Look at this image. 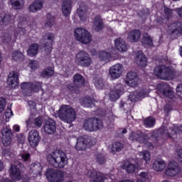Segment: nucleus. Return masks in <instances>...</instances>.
I'll use <instances>...</instances> for the list:
<instances>
[{
  "mask_svg": "<svg viewBox=\"0 0 182 182\" xmlns=\"http://www.w3.org/2000/svg\"><path fill=\"white\" fill-rule=\"evenodd\" d=\"M182 133V125H173L168 129H159L158 131L154 132L152 135V139L154 140V143L155 146H160L157 143H160L161 141V137H171V136H174V134H181Z\"/></svg>",
  "mask_w": 182,
  "mask_h": 182,
  "instance_id": "obj_3",
  "label": "nucleus"
},
{
  "mask_svg": "<svg viewBox=\"0 0 182 182\" xmlns=\"http://www.w3.org/2000/svg\"><path fill=\"white\" fill-rule=\"evenodd\" d=\"M87 6H86V3L81 2L79 4V9L77 11V14L80 21H82V22L86 21V18H87Z\"/></svg>",
  "mask_w": 182,
  "mask_h": 182,
  "instance_id": "obj_29",
  "label": "nucleus"
},
{
  "mask_svg": "<svg viewBox=\"0 0 182 182\" xmlns=\"http://www.w3.org/2000/svg\"><path fill=\"white\" fill-rule=\"evenodd\" d=\"M93 28L97 32H99V31H102V29H103V21H102L100 17L96 16L94 18Z\"/></svg>",
  "mask_w": 182,
  "mask_h": 182,
  "instance_id": "obj_40",
  "label": "nucleus"
},
{
  "mask_svg": "<svg viewBox=\"0 0 182 182\" xmlns=\"http://www.w3.org/2000/svg\"><path fill=\"white\" fill-rule=\"evenodd\" d=\"M28 66L32 70H35L38 69V63L34 60H31L28 63Z\"/></svg>",
  "mask_w": 182,
  "mask_h": 182,
  "instance_id": "obj_57",
  "label": "nucleus"
},
{
  "mask_svg": "<svg viewBox=\"0 0 182 182\" xmlns=\"http://www.w3.org/2000/svg\"><path fill=\"white\" fill-rule=\"evenodd\" d=\"M181 168L178 166V164L176 161H171L168 164V168L166 170V174L168 177H174L177 174H180Z\"/></svg>",
  "mask_w": 182,
  "mask_h": 182,
  "instance_id": "obj_18",
  "label": "nucleus"
},
{
  "mask_svg": "<svg viewBox=\"0 0 182 182\" xmlns=\"http://www.w3.org/2000/svg\"><path fill=\"white\" fill-rule=\"evenodd\" d=\"M176 13L178 14L180 18H182V7L179 9H176Z\"/></svg>",
  "mask_w": 182,
  "mask_h": 182,
  "instance_id": "obj_63",
  "label": "nucleus"
},
{
  "mask_svg": "<svg viewBox=\"0 0 182 182\" xmlns=\"http://www.w3.org/2000/svg\"><path fill=\"white\" fill-rule=\"evenodd\" d=\"M43 123V118L42 117H36L34 120V124L37 127H42V124Z\"/></svg>",
  "mask_w": 182,
  "mask_h": 182,
  "instance_id": "obj_54",
  "label": "nucleus"
},
{
  "mask_svg": "<svg viewBox=\"0 0 182 182\" xmlns=\"http://www.w3.org/2000/svg\"><path fill=\"white\" fill-rule=\"evenodd\" d=\"M135 60L137 65L141 68L147 66V58H146V55L142 51L139 50L136 53Z\"/></svg>",
  "mask_w": 182,
  "mask_h": 182,
  "instance_id": "obj_31",
  "label": "nucleus"
},
{
  "mask_svg": "<svg viewBox=\"0 0 182 182\" xmlns=\"http://www.w3.org/2000/svg\"><path fill=\"white\" fill-rule=\"evenodd\" d=\"M21 87L26 96H31L32 93H38L42 89V84L36 81L33 82H23L21 85Z\"/></svg>",
  "mask_w": 182,
  "mask_h": 182,
  "instance_id": "obj_8",
  "label": "nucleus"
},
{
  "mask_svg": "<svg viewBox=\"0 0 182 182\" xmlns=\"http://www.w3.org/2000/svg\"><path fill=\"white\" fill-rule=\"evenodd\" d=\"M58 115L62 122L68 124L76 120V111L69 105H62L58 112Z\"/></svg>",
  "mask_w": 182,
  "mask_h": 182,
  "instance_id": "obj_4",
  "label": "nucleus"
},
{
  "mask_svg": "<svg viewBox=\"0 0 182 182\" xmlns=\"http://www.w3.org/2000/svg\"><path fill=\"white\" fill-rule=\"evenodd\" d=\"M95 160L98 164H105L106 161V156L103 154H97L95 155Z\"/></svg>",
  "mask_w": 182,
  "mask_h": 182,
  "instance_id": "obj_49",
  "label": "nucleus"
},
{
  "mask_svg": "<svg viewBox=\"0 0 182 182\" xmlns=\"http://www.w3.org/2000/svg\"><path fill=\"white\" fill-rule=\"evenodd\" d=\"M158 89L166 99H174V92H173L168 84L161 82L158 85Z\"/></svg>",
  "mask_w": 182,
  "mask_h": 182,
  "instance_id": "obj_16",
  "label": "nucleus"
},
{
  "mask_svg": "<svg viewBox=\"0 0 182 182\" xmlns=\"http://www.w3.org/2000/svg\"><path fill=\"white\" fill-rule=\"evenodd\" d=\"M44 43L43 48L45 52L47 55H50L52 52V46H53V43L55 42V34L53 33H47L43 36Z\"/></svg>",
  "mask_w": 182,
  "mask_h": 182,
  "instance_id": "obj_14",
  "label": "nucleus"
},
{
  "mask_svg": "<svg viewBox=\"0 0 182 182\" xmlns=\"http://www.w3.org/2000/svg\"><path fill=\"white\" fill-rule=\"evenodd\" d=\"M12 33H14V39L12 40ZM26 33V29L22 26V23H19L18 27L15 29V28L11 26L10 30L6 31V33H4V31L0 30V41L3 42V43H9L12 41V42H15L19 36H23Z\"/></svg>",
  "mask_w": 182,
  "mask_h": 182,
  "instance_id": "obj_2",
  "label": "nucleus"
},
{
  "mask_svg": "<svg viewBox=\"0 0 182 182\" xmlns=\"http://www.w3.org/2000/svg\"><path fill=\"white\" fill-rule=\"evenodd\" d=\"M87 176L90 178V182H105V180L107 178L103 173L96 171H88Z\"/></svg>",
  "mask_w": 182,
  "mask_h": 182,
  "instance_id": "obj_21",
  "label": "nucleus"
},
{
  "mask_svg": "<svg viewBox=\"0 0 182 182\" xmlns=\"http://www.w3.org/2000/svg\"><path fill=\"white\" fill-rule=\"evenodd\" d=\"M61 75L64 77H69V75H70V68L69 66L63 67Z\"/></svg>",
  "mask_w": 182,
  "mask_h": 182,
  "instance_id": "obj_52",
  "label": "nucleus"
},
{
  "mask_svg": "<svg viewBox=\"0 0 182 182\" xmlns=\"http://www.w3.org/2000/svg\"><path fill=\"white\" fill-rule=\"evenodd\" d=\"M3 154H4V156H11V154H12V151H11L10 149H4L3 151Z\"/></svg>",
  "mask_w": 182,
  "mask_h": 182,
  "instance_id": "obj_61",
  "label": "nucleus"
},
{
  "mask_svg": "<svg viewBox=\"0 0 182 182\" xmlns=\"http://www.w3.org/2000/svg\"><path fill=\"white\" fill-rule=\"evenodd\" d=\"M141 42L145 48H152L154 46L153 38L149 34L144 35Z\"/></svg>",
  "mask_w": 182,
  "mask_h": 182,
  "instance_id": "obj_39",
  "label": "nucleus"
},
{
  "mask_svg": "<svg viewBox=\"0 0 182 182\" xmlns=\"http://www.w3.org/2000/svg\"><path fill=\"white\" fill-rule=\"evenodd\" d=\"M74 36L75 41L85 45H87V43L92 42V35H90V33L86 28L82 27H77L74 29Z\"/></svg>",
  "mask_w": 182,
  "mask_h": 182,
  "instance_id": "obj_7",
  "label": "nucleus"
},
{
  "mask_svg": "<svg viewBox=\"0 0 182 182\" xmlns=\"http://www.w3.org/2000/svg\"><path fill=\"white\" fill-rule=\"evenodd\" d=\"M124 89L123 88V86L122 85H117L114 90H112L109 92V100L111 102H116L118 99L120 98V96L123 95Z\"/></svg>",
  "mask_w": 182,
  "mask_h": 182,
  "instance_id": "obj_23",
  "label": "nucleus"
},
{
  "mask_svg": "<svg viewBox=\"0 0 182 182\" xmlns=\"http://www.w3.org/2000/svg\"><path fill=\"white\" fill-rule=\"evenodd\" d=\"M99 58L100 60H102L103 62H110V59H112V54L106 52V51H101L99 54Z\"/></svg>",
  "mask_w": 182,
  "mask_h": 182,
  "instance_id": "obj_42",
  "label": "nucleus"
},
{
  "mask_svg": "<svg viewBox=\"0 0 182 182\" xmlns=\"http://www.w3.org/2000/svg\"><path fill=\"white\" fill-rule=\"evenodd\" d=\"M46 160L53 167L56 168H65V166L68 165V156L62 150H55L46 156Z\"/></svg>",
  "mask_w": 182,
  "mask_h": 182,
  "instance_id": "obj_1",
  "label": "nucleus"
},
{
  "mask_svg": "<svg viewBox=\"0 0 182 182\" xmlns=\"http://www.w3.org/2000/svg\"><path fill=\"white\" fill-rule=\"evenodd\" d=\"M139 82L140 78H139L136 72L130 71L127 74L126 83L130 87H136V86H139Z\"/></svg>",
  "mask_w": 182,
  "mask_h": 182,
  "instance_id": "obj_19",
  "label": "nucleus"
},
{
  "mask_svg": "<svg viewBox=\"0 0 182 182\" xmlns=\"http://www.w3.org/2000/svg\"><path fill=\"white\" fill-rule=\"evenodd\" d=\"M123 147H124V145L122 142L115 141L112 145L111 152L113 154H115L117 152L122 151V150H123Z\"/></svg>",
  "mask_w": 182,
  "mask_h": 182,
  "instance_id": "obj_41",
  "label": "nucleus"
},
{
  "mask_svg": "<svg viewBox=\"0 0 182 182\" xmlns=\"http://www.w3.org/2000/svg\"><path fill=\"white\" fill-rule=\"evenodd\" d=\"M1 134H2V143L4 144V146H9V144H11V129L9 128H4L1 130Z\"/></svg>",
  "mask_w": 182,
  "mask_h": 182,
  "instance_id": "obj_32",
  "label": "nucleus"
},
{
  "mask_svg": "<svg viewBox=\"0 0 182 182\" xmlns=\"http://www.w3.org/2000/svg\"><path fill=\"white\" fill-rule=\"evenodd\" d=\"M94 85L97 89H103L105 87V81L102 78L95 80Z\"/></svg>",
  "mask_w": 182,
  "mask_h": 182,
  "instance_id": "obj_48",
  "label": "nucleus"
},
{
  "mask_svg": "<svg viewBox=\"0 0 182 182\" xmlns=\"http://www.w3.org/2000/svg\"><path fill=\"white\" fill-rule=\"evenodd\" d=\"M140 157H142L143 160L146 161V164H147V161H150V152L149 151H143L141 152H139Z\"/></svg>",
  "mask_w": 182,
  "mask_h": 182,
  "instance_id": "obj_50",
  "label": "nucleus"
},
{
  "mask_svg": "<svg viewBox=\"0 0 182 182\" xmlns=\"http://www.w3.org/2000/svg\"><path fill=\"white\" fill-rule=\"evenodd\" d=\"M148 95L149 90L146 89L139 90L130 93L129 95V100L132 102H137L139 99H144V97H147Z\"/></svg>",
  "mask_w": 182,
  "mask_h": 182,
  "instance_id": "obj_17",
  "label": "nucleus"
},
{
  "mask_svg": "<svg viewBox=\"0 0 182 182\" xmlns=\"http://www.w3.org/2000/svg\"><path fill=\"white\" fill-rule=\"evenodd\" d=\"M7 85L10 89H15L19 85V75L18 73L13 71L9 73L7 78Z\"/></svg>",
  "mask_w": 182,
  "mask_h": 182,
  "instance_id": "obj_20",
  "label": "nucleus"
},
{
  "mask_svg": "<svg viewBox=\"0 0 182 182\" xmlns=\"http://www.w3.org/2000/svg\"><path fill=\"white\" fill-rule=\"evenodd\" d=\"M153 168L155 171H163L166 168V162L162 159H157L153 164Z\"/></svg>",
  "mask_w": 182,
  "mask_h": 182,
  "instance_id": "obj_36",
  "label": "nucleus"
},
{
  "mask_svg": "<svg viewBox=\"0 0 182 182\" xmlns=\"http://www.w3.org/2000/svg\"><path fill=\"white\" fill-rule=\"evenodd\" d=\"M28 141L33 148L38 146L39 141H41V136H39L38 131L33 129L29 132Z\"/></svg>",
  "mask_w": 182,
  "mask_h": 182,
  "instance_id": "obj_27",
  "label": "nucleus"
},
{
  "mask_svg": "<svg viewBox=\"0 0 182 182\" xmlns=\"http://www.w3.org/2000/svg\"><path fill=\"white\" fill-rule=\"evenodd\" d=\"M15 19L14 16H11L10 14H6L5 13L0 14V23L1 25H10L12 23V21Z\"/></svg>",
  "mask_w": 182,
  "mask_h": 182,
  "instance_id": "obj_35",
  "label": "nucleus"
},
{
  "mask_svg": "<svg viewBox=\"0 0 182 182\" xmlns=\"http://www.w3.org/2000/svg\"><path fill=\"white\" fill-rule=\"evenodd\" d=\"M38 52H39V45L38 43H32L27 50V54L28 56L33 58V56L38 55Z\"/></svg>",
  "mask_w": 182,
  "mask_h": 182,
  "instance_id": "obj_37",
  "label": "nucleus"
},
{
  "mask_svg": "<svg viewBox=\"0 0 182 182\" xmlns=\"http://www.w3.org/2000/svg\"><path fill=\"white\" fill-rule=\"evenodd\" d=\"M5 106H6V100L4 97H0V113L5 110Z\"/></svg>",
  "mask_w": 182,
  "mask_h": 182,
  "instance_id": "obj_56",
  "label": "nucleus"
},
{
  "mask_svg": "<svg viewBox=\"0 0 182 182\" xmlns=\"http://www.w3.org/2000/svg\"><path fill=\"white\" fill-rule=\"evenodd\" d=\"M13 129L15 132H19V130H21V127L18 125H14L13 127Z\"/></svg>",
  "mask_w": 182,
  "mask_h": 182,
  "instance_id": "obj_64",
  "label": "nucleus"
},
{
  "mask_svg": "<svg viewBox=\"0 0 182 182\" xmlns=\"http://www.w3.org/2000/svg\"><path fill=\"white\" fill-rule=\"evenodd\" d=\"M176 92L178 95L182 97V84H178L176 87Z\"/></svg>",
  "mask_w": 182,
  "mask_h": 182,
  "instance_id": "obj_59",
  "label": "nucleus"
},
{
  "mask_svg": "<svg viewBox=\"0 0 182 182\" xmlns=\"http://www.w3.org/2000/svg\"><path fill=\"white\" fill-rule=\"evenodd\" d=\"M10 4L13 9L18 11L19 9H23L25 6V0H10Z\"/></svg>",
  "mask_w": 182,
  "mask_h": 182,
  "instance_id": "obj_38",
  "label": "nucleus"
},
{
  "mask_svg": "<svg viewBox=\"0 0 182 182\" xmlns=\"http://www.w3.org/2000/svg\"><path fill=\"white\" fill-rule=\"evenodd\" d=\"M129 139L131 141H138V143L146 144L149 140V134H146L141 131L132 132L129 134Z\"/></svg>",
  "mask_w": 182,
  "mask_h": 182,
  "instance_id": "obj_15",
  "label": "nucleus"
},
{
  "mask_svg": "<svg viewBox=\"0 0 182 182\" xmlns=\"http://www.w3.org/2000/svg\"><path fill=\"white\" fill-rule=\"evenodd\" d=\"M72 0H63L62 5V12L65 18L70 16L72 12Z\"/></svg>",
  "mask_w": 182,
  "mask_h": 182,
  "instance_id": "obj_30",
  "label": "nucleus"
},
{
  "mask_svg": "<svg viewBox=\"0 0 182 182\" xmlns=\"http://www.w3.org/2000/svg\"><path fill=\"white\" fill-rule=\"evenodd\" d=\"M43 130L47 134H54L56 132V122L52 119H48L45 122Z\"/></svg>",
  "mask_w": 182,
  "mask_h": 182,
  "instance_id": "obj_24",
  "label": "nucleus"
},
{
  "mask_svg": "<svg viewBox=\"0 0 182 182\" xmlns=\"http://www.w3.org/2000/svg\"><path fill=\"white\" fill-rule=\"evenodd\" d=\"M23 164L19 161L15 162L11 165L9 168V174L13 181H19V180L22 178L21 171L23 168Z\"/></svg>",
  "mask_w": 182,
  "mask_h": 182,
  "instance_id": "obj_11",
  "label": "nucleus"
},
{
  "mask_svg": "<svg viewBox=\"0 0 182 182\" xmlns=\"http://www.w3.org/2000/svg\"><path fill=\"white\" fill-rule=\"evenodd\" d=\"M74 84L68 85L69 90L74 93H79V87L85 86V78L80 74H75L73 77Z\"/></svg>",
  "mask_w": 182,
  "mask_h": 182,
  "instance_id": "obj_12",
  "label": "nucleus"
},
{
  "mask_svg": "<svg viewBox=\"0 0 182 182\" xmlns=\"http://www.w3.org/2000/svg\"><path fill=\"white\" fill-rule=\"evenodd\" d=\"M45 176L47 180L50 182H60L63 181V171L58 169L48 168L47 169Z\"/></svg>",
  "mask_w": 182,
  "mask_h": 182,
  "instance_id": "obj_10",
  "label": "nucleus"
},
{
  "mask_svg": "<svg viewBox=\"0 0 182 182\" xmlns=\"http://www.w3.org/2000/svg\"><path fill=\"white\" fill-rule=\"evenodd\" d=\"M43 4H44L43 0L34 1L28 6L29 12H32L33 14H35V12H38V11H41V9L43 8Z\"/></svg>",
  "mask_w": 182,
  "mask_h": 182,
  "instance_id": "obj_33",
  "label": "nucleus"
},
{
  "mask_svg": "<svg viewBox=\"0 0 182 182\" xmlns=\"http://www.w3.org/2000/svg\"><path fill=\"white\" fill-rule=\"evenodd\" d=\"M115 48L119 52H127V45H126V41L119 38L114 41Z\"/></svg>",
  "mask_w": 182,
  "mask_h": 182,
  "instance_id": "obj_34",
  "label": "nucleus"
},
{
  "mask_svg": "<svg viewBox=\"0 0 182 182\" xmlns=\"http://www.w3.org/2000/svg\"><path fill=\"white\" fill-rule=\"evenodd\" d=\"M166 31L170 35H176V36H178L180 33H182V23L175 22L169 24L166 28Z\"/></svg>",
  "mask_w": 182,
  "mask_h": 182,
  "instance_id": "obj_22",
  "label": "nucleus"
},
{
  "mask_svg": "<svg viewBox=\"0 0 182 182\" xmlns=\"http://www.w3.org/2000/svg\"><path fill=\"white\" fill-rule=\"evenodd\" d=\"M123 72H124L123 64L117 63L109 68V75L112 80H116L123 75Z\"/></svg>",
  "mask_w": 182,
  "mask_h": 182,
  "instance_id": "obj_13",
  "label": "nucleus"
},
{
  "mask_svg": "<svg viewBox=\"0 0 182 182\" xmlns=\"http://www.w3.org/2000/svg\"><path fill=\"white\" fill-rule=\"evenodd\" d=\"M124 170H126L129 173H133L136 171V168H139V164H128L123 166Z\"/></svg>",
  "mask_w": 182,
  "mask_h": 182,
  "instance_id": "obj_43",
  "label": "nucleus"
},
{
  "mask_svg": "<svg viewBox=\"0 0 182 182\" xmlns=\"http://www.w3.org/2000/svg\"><path fill=\"white\" fill-rule=\"evenodd\" d=\"M139 178L145 182H149V173L148 172H141L139 173Z\"/></svg>",
  "mask_w": 182,
  "mask_h": 182,
  "instance_id": "obj_55",
  "label": "nucleus"
},
{
  "mask_svg": "<svg viewBox=\"0 0 182 182\" xmlns=\"http://www.w3.org/2000/svg\"><path fill=\"white\" fill-rule=\"evenodd\" d=\"M154 123H156V120L154 119V118L151 117H149L148 118L145 119L144 121V125L145 126V127H147L149 129L154 126Z\"/></svg>",
  "mask_w": 182,
  "mask_h": 182,
  "instance_id": "obj_46",
  "label": "nucleus"
},
{
  "mask_svg": "<svg viewBox=\"0 0 182 182\" xmlns=\"http://www.w3.org/2000/svg\"><path fill=\"white\" fill-rule=\"evenodd\" d=\"M89 143H90V138L87 136H80L77 139L75 149L78 151H82V150H85L86 149Z\"/></svg>",
  "mask_w": 182,
  "mask_h": 182,
  "instance_id": "obj_26",
  "label": "nucleus"
},
{
  "mask_svg": "<svg viewBox=\"0 0 182 182\" xmlns=\"http://www.w3.org/2000/svg\"><path fill=\"white\" fill-rule=\"evenodd\" d=\"M141 38V31L140 30L134 29L128 33L127 39L129 42L136 43L140 41Z\"/></svg>",
  "mask_w": 182,
  "mask_h": 182,
  "instance_id": "obj_28",
  "label": "nucleus"
},
{
  "mask_svg": "<svg viewBox=\"0 0 182 182\" xmlns=\"http://www.w3.org/2000/svg\"><path fill=\"white\" fill-rule=\"evenodd\" d=\"M11 116H14V113L12 112V109H11V108H8L6 110L5 117H6V119H9Z\"/></svg>",
  "mask_w": 182,
  "mask_h": 182,
  "instance_id": "obj_58",
  "label": "nucleus"
},
{
  "mask_svg": "<svg viewBox=\"0 0 182 182\" xmlns=\"http://www.w3.org/2000/svg\"><path fill=\"white\" fill-rule=\"evenodd\" d=\"M12 58L14 60L22 61L25 59V55L21 51H14L12 53Z\"/></svg>",
  "mask_w": 182,
  "mask_h": 182,
  "instance_id": "obj_45",
  "label": "nucleus"
},
{
  "mask_svg": "<svg viewBox=\"0 0 182 182\" xmlns=\"http://www.w3.org/2000/svg\"><path fill=\"white\" fill-rule=\"evenodd\" d=\"M154 74L161 80H173L176 76L174 70L164 65L156 66L154 69Z\"/></svg>",
  "mask_w": 182,
  "mask_h": 182,
  "instance_id": "obj_5",
  "label": "nucleus"
},
{
  "mask_svg": "<svg viewBox=\"0 0 182 182\" xmlns=\"http://www.w3.org/2000/svg\"><path fill=\"white\" fill-rule=\"evenodd\" d=\"M42 165L40 163H33L29 166V173L31 177H38V176H42Z\"/></svg>",
  "mask_w": 182,
  "mask_h": 182,
  "instance_id": "obj_25",
  "label": "nucleus"
},
{
  "mask_svg": "<svg viewBox=\"0 0 182 182\" xmlns=\"http://www.w3.org/2000/svg\"><path fill=\"white\" fill-rule=\"evenodd\" d=\"M75 63L82 68H89L92 65V58L85 50H81L76 54Z\"/></svg>",
  "mask_w": 182,
  "mask_h": 182,
  "instance_id": "obj_9",
  "label": "nucleus"
},
{
  "mask_svg": "<svg viewBox=\"0 0 182 182\" xmlns=\"http://www.w3.org/2000/svg\"><path fill=\"white\" fill-rule=\"evenodd\" d=\"M54 22H55V17L52 16V14L48 13L47 14V21L45 23L46 28H52V26H53Z\"/></svg>",
  "mask_w": 182,
  "mask_h": 182,
  "instance_id": "obj_47",
  "label": "nucleus"
},
{
  "mask_svg": "<svg viewBox=\"0 0 182 182\" xmlns=\"http://www.w3.org/2000/svg\"><path fill=\"white\" fill-rule=\"evenodd\" d=\"M94 101L90 97H85L81 101V105L83 107H92Z\"/></svg>",
  "mask_w": 182,
  "mask_h": 182,
  "instance_id": "obj_44",
  "label": "nucleus"
},
{
  "mask_svg": "<svg viewBox=\"0 0 182 182\" xmlns=\"http://www.w3.org/2000/svg\"><path fill=\"white\" fill-rule=\"evenodd\" d=\"M168 21V18H163L161 17H159L156 20V22L158 23H163L164 21Z\"/></svg>",
  "mask_w": 182,
  "mask_h": 182,
  "instance_id": "obj_60",
  "label": "nucleus"
},
{
  "mask_svg": "<svg viewBox=\"0 0 182 182\" xmlns=\"http://www.w3.org/2000/svg\"><path fill=\"white\" fill-rule=\"evenodd\" d=\"M164 12L166 15H171V14H173L172 10L167 7L164 9Z\"/></svg>",
  "mask_w": 182,
  "mask_h": 182,
  "instance_id": "obj_62",
  "label": "nucleus"
},
{
  "mask_svg": "<svg viewBox=\"0 0 182 182\" xmlns=\"http://www.w3.org/2000/svg\"><path fill=\"white\" fill-rule=\"evenodd\" d=\"M54 73L55 71H53L52 68H48L42 72L41 76H43V77H49V76H53Z\"/></svg>",
  "mask_w": 182,
  "mask_h": 182,
  "instance_id": "obj_51",
  "label": "nucleus"
},
{
  "mask_svg": "<svg viewBox=\"0 0 182 182\" xmlns=\"http://www.w3.org/2000/svg\"><path fill=\"white\" fill-rule=\"evenodd\" d=\"M82 127L86 132H97L103 129V122L99 118H89L84 121Z\"/></svg>",
  "mask_w": 182,
  "mask_h": 182,
  "instance_id": "obj_6",
  "label": "nucleus"
},
{
  "mask_svg": "<svg viewBox=\"0 0 182 182\" xmlns=\"http://www.w3.org/2000/svg\"><path fill=\"white\" fill-rule=\"evenodd\" d=\"M19 160H22V161H28L31 159V154H20L18 156Z\"/></svg>",
  "mask_w": 182,
  "mask_h": 182,
  "instance_id": "obj_53",
  "label": "nucleus"
}]
</instances>
